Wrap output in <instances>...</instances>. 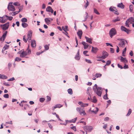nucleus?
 Returning <instances> with one entry per match:
<instances>
[{
  "label": "nucleus",
  "mask_w": 134,
  "mask_h": 134,
  "mask_svg": "<svg viewBox=\"0 0 134 134\" xmlns=\"http://www.w3.org/2000/svg\"><path fill=\"white\" fill-rule=\"evenodd\" d=\"M93 88L94 92L96 93L98 96H101L102 93L101 87H98L97 84H95L94 86H93Z\"/></svg>",
  "instance_id": "1"
},
{
  "label": "nucleus",
  "mask_w": 134,
  "mask_h": 134,
  "mask_svg": "<svg viewBox=\"0 0 134 134\" xmlns=\"http://www.w3.org/2000/svg\"><path fill=\"white\" fill-rule=\"evenodd\" d=\"M118 40L120 41L119 43V46L122 47H124L125 46L126 43H127V41L124 39H118Z\"/></svg>",
  "instance_id": "2"
},
{
  "label": "nucleus",
  "mask_w": 134,
  "mask_h": 134,
  "mask_svg": "<svg viewBox=\"0 0 134 134\" xmlns=\"http://www.w3.org/2000/svg\"><path fill=\"white\" fill-rule=\"evenodd\" d=\"M32 36V32L31 31L29 32L27 35V39L25 37V36H24L23 37V40L25 42H26L27 40L29 42H30L31 40V37Z\"/></svg>",
  "instance_id": "3"
},
{
  "label": "nucleus",
  "mask_w": 134,
  "mask_h": 134,
  "mask_svg": "<svg viewBox=\"0 0 134 134\" xmlns=\"http://www.w3.org/2000/svg\"><path fill=\"white\" fill-rule=\"evenodd\" d=\"M116 31L114 28H112L110 30L109 32V34L110 37L112 38L116 34Z\"/></svg>",
  "instance_id": "4"
},
{
  "label": "nucleus",
  "mask_w": 134,
  "mask_h": 134,
  "mask_svg": "<svg viewBox=\"0 0 134 134\" xmlns=\"http://www.w3.org/2000/svg\"><path fill=\"white\" fill-rule=\"evenodd\" d=\"M12 2H10L8 6V9L9 11L14 12L15 10V9L13 5H12Z\"/></svg>",
  "instance_id": "5"
},
{
  "label": "nucleus",
  "mask_w": 134,
  "mask_h": 134,
  "mask_svg": "<svg viewBox=\"0 0 134 134\" xmlns=\"http://www.w3.org/2000/svg\"><path fill=\"white\" fill-rule=\"evenodd\" d=\"M93 127L92 126H86L84 127V130L87 133V132H90L93 130Z\"/></svg>",
  "instance_id": "6"
},
{
  "label": "nucleus",
  "mask_w": 134,
  "mask_h": 134,
  "mask_svg": "<svg viewBox=\"0 0 134 134\" xmlns=\"http://www.w3.org/2000/svg\"><path fill=\"white\" fill-rule=\"evenodd\" d=\"M109 10L111 12H114V13L116 15H118L119 13L117 12V10L116 9L115 7H110L109 8Z\"/></svg>",
  "instance_id": "7"
},
{
  "label": "nucleus",
  "mask_w": 134,
  "mask_h": 134,
  "mask_svg": "<svg viewBox=\"0 0 134 134\" xmlns=\"http://www.w3.org/2000/svg\"><path fill=\"white\" fill-rule=\"evenodd\" d=\"M9 26V23H7L4 25H1V26L3 30H6L8 28Z\"/></svg>",
  "instance_id": "8"
},
{
  "label": "nucleus",
  "mask_w": 134,
  "mask_h": 134,
  "mask_svg": "<svg viewBox=\"0 0 134 134\" xmlns=\"http://www.w3.org/2000/svg\"><path fill=\"white\" fill-rule=\"evenodd\" d=\"M7 34V31H5V32L3 33L2 36L1 37H0V41H2V42L4 41Z\"/></svg>",
  "instance_id": "9"
},
{
  "label": "nucleus",
  "mask_w": 134,
  "mask_h": 134,
  "mask_svg": "<svg viewBox=\"0 0 134 134\" xmlns=\"http://www.w3.org/2000/svg\"><path fill=\"white\" fill-rule=\"evenodd\" d=\"M108 55V53L105 51H103V55L99 57V58H102L103 59H105L107 58Z\"/></svg>",
  "instance_id": "10"
},
{
  "label": "nucleus",
  "mask_w": 134,
  "mask_h": 134,
  "mask_svg": "<svg viewBox=\"0 0 134 134\" xmlns=\"http://www.w3.org/2000/svg\"><path fill=\"white\" fill-rule=\"evenodd\" d=\"M22 51L21 55H20V57L21 58H24L27 55L26 53V52L24 51V49H22Z\"/></svg>",
  "instance_id": "11"
},
{
  "label": "nucleus",
  "mask_w": 134,
  "mask_h": 134,
  "mask_svg": "<svg viewBox=\"0 0 134 134\" xmlns=\"http://www.w3.org/2000/svg\"><path fill=\"white\" fill-rule=\"evenodd\" d=\"M83 109V108L82 107L77 108V110L80 113L81 115L82 114H84V111Z\"/></svg>",
  "instance_id": "12"
},
{
  "label": "nucleus",
  "mask_w": 134,
  "mask_h": 134,
  "mask_svg": "<svg viewBox=\"0 0 134 134\" xmlns=\"http://www.w3.org/2000/svg\"><path fill=\"white\" fill-rule=\"evenodd\" d=\"M121 30L123 31L126 32L127 34H129V30L123 26H121Z\"/></svg>",
  "instance_id": "13"
},
{
  "label": "nucleus",
  "mask_w": 134,
  "mask_h": 134,
  "mask_svg": "<svg viewBox=\"0 0 134 134\" xmlns=\"http://www.w3.org/2000/svg\"><path fill=\"white\" fill-rule=\"evenodd\" d=\"M120 57L121 58L120 60L121 62L125 63H127V61L125 58H123L122 56H120Z\"/></svg>",
  "instance_id": "14"
},
{
  "label": "nucleus",
  "mask_w": 134,
  "mask_h": 134,
  "mask_svg": "<svg viewBox=\"0 0 134 134\" xmlns=\"http://www.w3.org/2000/svg\"><path fill=\"white\" fill-rule=\"evenodd\" d=\"M46 10L47 11L51 12L52 13H53V10L50 6L47 7L46 9Z\"/></svg>",
  "instance_id": "15"
},
{
  "label": "nucleus",
  "mask_w": 134,
  "mask_h": 134,
  "mask_svg": "<svg viewBox=\"0 0 134 134\" xmlns=\"http://www.w3.org/2000/svg\"><path fill=\"white\" fill-rule=\"evenodd\" d=\"M90 48L91 46L90 44H88L86 42H84V49L87 48H88L89 49Z\"/></svg>",
  "instance_id": "16"
},
{
  "label": "nucleus",
  "mask_w": 134,
  "mask_h": 134,
  "mask_svg": "<svg viewBox=\"0 0 134 134\" xmlns=\"http://www.w3.org/2000/svg\"><path fill=\"white\" fill-rule=\"evenodd\" d=\"M25 51L26 52V53L27 55H30L31 54V49L29 48V46H28L26 50Z\"/></svg>",
  "instance_id": "17"
},
{
  "label": "nucleus",
  "mask_w": 134,
  "mask_h": 134,
  "mask_svg": "<svg viewBox=\"0 0 134 134\" xmlns=\"http://www.w3.org/2000/svg\"><path fill=\"white\" fill-rule=\"evenodd\" d=\"M85 38L86 39V41L87 42L89 43L90 44L92 43V40L91 38H89L86 36H85Z\"/></svg>",
  "instance_id": "18"
},
{
  "label": "nucleus",
  "mask_w": 134,
  "mask_h": 134,
  "mask_svg": "<svg viewBox=\"0 0 134 134\" xmlns=\"http://www.w3.org/2000/svg\"><path fill=\"white\" fill-rule=\"evenodd\" d=\"M9 47V45H8L7 44H5L3 48L2 52L3 53H4V51L6 49H8Z\"/></svg>",
  "instance_id": "19"
},
{
  "label": "nucleus",
  "mask_w": 134,
  "mask_h": 134,
  "mask_svg": "<svg viewBox=\"0 0 134 134\" xmlns=\"http://www.w3.org/2000/svg\"><path fill=\"white\" fill-rule=\"evenodd\" d=\"M77 34L79 38L81 39L82 34V32L81 30L77 32Z\"/></svg>",
  "instance_id": "20"
},
{
  "label": "nucleus",
  "mask_w": 134,
  "mask_h": 134,
  "mask_svg": "<svg viewBox=\"0 0 134 134\" xmlns=\"http://www.w3.org/2000/svg\"><path fill=\"white\" fill-rule=\"evenodd\" d=\"M96 110H91V108H90V110H89V111H91L94 114H96L97 113V112L99 110V109L97 108L96 107Z\"/></svg>",
  "instance_id": "21"
},
{
  "label": "nucleus",
  "mask_w": 134,
  "mask_h": 134,
  "mask_svg": "<svg viewBox=\"0 0 134 134\" xmlns=\"http://www.w3.org/2000/svg\"><path fill=\"white\" fill-rule=\"evenodd\" d=\"M62 107V105L60 104H56L54 106L53 108V110H54L55 109L57 108H59Z\"/></svg>",
  "instance_id": "22"
},
{
  "label": "nucleus",
  "mask_w": 134,
  "mask_h": 134,
  "mask_svg": "<svg viewBox=\"0 0 134 134\" xmlns=\"http://www.w3.org/2000/svg\"><path fill=\"white\" fill-rule=\"evenodd\" d=\"M31 46L32 47L34 48L36 46V43L35 41H31Z\"/></svg>",
  "instance_id": "23"
},
{
  "label": "nucleus",
  "mask_w": 134,
  "mask_h": 134,
  "mask_svg": "<svg viewBox=\"0 0 134 134\" xmlns=\"http://www.w3.org/2000/svg\"><path fill=\"white\" fill-rule=\"evenodd\" d=\"M44 20L45 22L47 25H48L50 24L51 20L49 18H45Z\"/></svg>",
  "instance_id": "24"
},
{
  "label": "nucleus",
  "mask_w": 134,
  "mask_h": 134,
  "mask_svg": "<svg viewBox=\"0 0 134 134\" xmlns=\"http://www.w3.org/2000/svg\"><path fill=\"white\" fill-rule=\"evenodd\" d=\"M92 52L94 53H96L98 50V48L96 47H92Z\"/></svg>",
  "instance_id": "25"
},
{
  "label": "nucleus",
  "mask_w": 134,
  "mask_h": 134,
  "mask_svg": "<svg viewBox=\"0 0 134 134\" xmlns=\"http://www.w3.org/2000/svg\"><path fill=\"white\" fill-rule=\"evenodd\" d=\"M118 7L122 9H123L124 8V5L122 3H119L118 5Z\"/></svg>",
  "instance_id": "26"
},
{
  "label": "nucleus",
  "mask_w": 134,
  "mask_h": 134,
  "mask_svg": "<svg viewBox=\"0 0 134 134\" xmlns=\"http://www.w3.org/2000/svg\"><path fill=\"white\" fill-rule=\"evenodd\" d=\"M75 59L76 60H79L80 59V57L79 56V51L77 52V53L76 54L75 57Z\"/></svg>",
  "instance_id": "27"
},
{
  "label": "nucleus",
  "mask_w": 134,
  "mask_h": 134,
  "mask_svg": "<svg viewBox=\"0 0 134 134\" xmlns=\"http://www.w3.org/2000/svg\"><path fill=\"white\" fill-rule=\"evenodd\" d=\"M128 19L131 23L134 22V18L133 17H130Z\"/></svg>",
  "instance_id": "28"
},
{
  "label": "nucleus",
  "mask_w": 134,
  "mask_h": 134,
  "mask_svg": "<svg viewBox=\"0 0 134 134\" xmlns=\"http://www.w3.org/2000/svg\"><path fill=\"white\" fill-rule=\"evenodd\" d=\"M120 18L118 16L116 19L113 20L112 21L113 22L115 23L117 21H120Z\"/></svg>",
  "instance_id": "29"
},
{
  "label": "nucleus",
  "mask_w": 134,
  "mask_h": 134,
  "mask_svg": "<svg viewBox=\"0 0 134 134\" xmlns=\"http://www.w3.org/2000/svg\"><path fill=\"white\" fill-rule=\"evenodd\" d=\"M62 28L64 31L66 32V31H68V27L67 26H65V27L62 26Z\"/></svg>",
  "instance_id": "30"
},
{
  "label": "nucleus",
  "mask_w": 134,
  "mask_h": 134,
  "mask_svg": "<svg viewBox=\"0 0 134 134\" xmlns=\"http://www.w3.org/2000/svg\"><path fill=\"white\" fill-rule=\"evenodd\" d=\"M22 26L24 28H25L27 27L28 26V24L26 23H22Z\"/></svg>",
  "instance_id": "31"
},
{
  "label": "nucleus",
  "mask_w": 134,
  "mask_h": 134,
  "mask_svg": "<svg viewBox=\"0 0 134 134\" xmlns=\"http://www.w3.org/2000/svg\"><path fill=\"white\" fill-rule=\"evenodd\" d=\"M132 113V110L131 109H130L128 111L127 114L126 115V116H127L130 115Z\"/></svg>",
  "instance_id": "32"
},
{
  "label": "nucleus",
  "mask_w": 134,
  "mask_h": 134,
  "mask_svg": "<svg viewBox=\"0 0 134 134\" xmlns=\"http://www.w3.org/2000/svg\"><path fill=\"white\" fill-rule=\"evenodd\" d=\"M68 93L70 95L72 94V89L71 88H69L68 90Z\"/></svg>",
  "instance_id": "33"
},
{
  "label": "nucleus",
  "mask_w": 134,
  "mask_h": 134,
  "mask_svg": "<svg viewBox=\"0 0 134 134\" xmlns=\"http://www.w3.org/2000/svg\"><path fill=\"white\" fill-rule=\"evenodd\" d=\"M5 16L7 17V19L11 21L12 20L13 17L12 16H8L7 15H5Z\"/></svg>",
  "instance_id": "34"
},
{
  "label": "nucleus",
  "mask_w": 134,
  "mask_h": 134,
  "mask_svg": "<svg viewBox=\"0 0 134 134\" xmlns=\"http://www.w3.org/2000/svg\"><path fill=\"white\" fill-rule=\"evenodd\" d=\"M27 19L26 18H23L21 19V21L23 22V23H24V22H27Z\"/></svg>",
  "instance_id": "35"
},
{
  "label": "nucleus",
  "mask_w": 134,
  "mask_h": 134,
  "mask_svg": "<svg viewBox=\"0 0 134 134\" xmlns=\"http://www.w3.org/2000/svg\"><path fill=\"white\" fill-rule=\"evenodd\" d=\"M133 5H132L131 4L130 5L129 8L130 12H132V10H133Z\"/></svg>",
  "instance_id": "36"
},
{
  "label": "nucleus",
  "mask_w": 134,
  "mask_h": 134,
  "mask_svg": "<svg viewBox=\"0 0 134 134\" xmlns=\"http://www.w3.org/2000/svg\"><path fill=\"white\" fill-rule=\"evenodd\" d=\"M95 76V77H96L97 78H98L101 76H102V74L99 73H97L96 74Z\"/></svg>",
  "instance_id": "37"
},
{
  "label": "nucleus",
  "mask_w": 134,
  "mask_h": 134,
  "mask_svg": "<svg viewBox=\"0 0 134 134\" xmlns=\"http://www.w3.org/2000/svg\"><path fill=\"white\" fill-rule=\"evenodd\" d=\"M129 22H130L129 21L128 19H127V20L126 21V22L125 24V26H126L127 27H129V24L128 23Z\"/></svg>",
  "instance_id": "38"
},
{
  "label": "nucleus",
  "mask_w": 134,
  "mask_h": 134,
  "mask_svg": "<svg viewBox=\"0 0 134 134\" xmlns=\"http://www.w3.org/2000/svg\"><path fill=\"white\" fill-rule=\"evenodd\" d=\"M94 11L95 13L98 15H99L100 14L98 12L97 9L95 8L94 9Z\"/></svg>",
  "instance_id": "39"
},
{
  "label": "nucleus",
  "mask_w": 134,
  "mask_h": 134,
  "mask_svg": "<svg viewBox=\"0 0 134 134\" xmlns=\"http://www.w3.org/2000/svg\"><path fill=\"white\" fill-rule=\"evenodd\" d=\"M86 0V3L85 4V5H84V8H86L87 7V6H88V5H89V2H88V1H87V0Z\"/></svg>",
  "instance_id": "40"
},
{
  "label": "nucleus",
  "mask_w": 134,
  "mask_h": 134,
  "mask_svg": "<svg viewBox=\"0 0 134 134\" xmlns=\"http://www.w3.org/2000/svg\"><path fill=\"white\" fill-rule=\"evenodd\" d=\"M14 5L16 6H19L20 5V4L19 3H18V2H14Z\"/></svg>",
  "instance_id": "41"
},
{
  "label": "nucleus",
  "mask_w": 134,
  "mask_h": 134,
  "mask_svg": "<svg viewBox=\"0 0 134 134\" xmlns=\"http://www.w3.org/2000/svg\"><path fill=\"white\" fill-rule=\"evenodd\" d=\"M20 12V10L19 11H16L14 12L13 13V14H12V16H14L16 15L18 13Z\"/></svg>",
  "instance_id": "42"
},
{
  "label": "nucleus",
  "mask_w": 134,
  "mask_h": 134,
  "mask_svg": "<svg viewBox=\"0 0 134 134\" xmlns=\"http://www.w3.org/2000/svg\"><path fill=\"white\" fill-rule=\"evenodd\" d=\"M2 19L4 21H5V22L7 20V17L5 16V15L4 16L2 17Z\"/></svg>",
  "instance_id": "43"
},
{
  "label": "nucleus",
  "mask_w": 134,
  "mask_h": 134,
  "mask_svg": "<svg viewBox=\"0 0 134 134\" xmlns=\"http://www.w3.org/2000/svg\"><path fill=\"white\" fill-rule=\"evenodd\" d=\"M103 98L105 100L108 99V98L107 97V93H106V94L103 97Z\"/></svg>",
  "instance_id": "44"
},
{
  "label": "nucleus",
  "mask_w": 134,
  "mask_h": 134,
  "mask_svg": "<svg viewBox=\"0 0 134 134\" xmlns=\"http://www.w3.org/2000/svg\"><path fill=\"white\" fill-rule=\"evenodd\" d=\"M2 79H6L7 78V77L4 75H2Z\"/></svg>",
  "instance_id": "45"
},
{
  "label": "nucleus",
  "mask_w": 134,
  "mask_h": 134,
  "mask_svg": "<svg viewBox=\"0 0 134 134\" xmlns=\"http://www.w3.org/2000/svg\"><path fill=\"white\" fill-rule=\"evenodd\" d=\"M21 59L19 57H16L15 58V60L16 61H20L21 60Z\"/></svg>",
  "instance_id": "46"
},
{
  "label": "nucleus",
  "mask_w": 134,
  "mask_h": 134,
  "mask_svg": "<svg viewBox=\"0 0 134 134\" xmlns=\"http://www.w3.org/2000/svg\"><path fill=\"white\" fill-rule=\"evenodd\" d=\"M111 62L110 60H108L106 62V65H109L110 64Z\"/></svg>",
  "instance_id": "47"
},
{
  "label": "nucleus",
  "mask_w": 134,
  "mask_h": 134,
  "mask_svg": "<svg viewBox=\"0 0 134 134\" xmlns=\"http://www.w3.org/2000/svg\"><path fill=\"white\" fill-rule=\"evenodd\" d=\"M9 94H6L4 95V97L6 98H9Z\"/></svg>",
  "instance_id": "48"
},
{
  "label": "nucleus",
  "mask_w": 134,
  "mask_h": 134,
  "mask_svg": "<svg viewBox=\"0 0 134 134\" xmlns=\"http://www.w3.org/2000/svg\"><path fill=\"white\" fill-rule=\"evenodd\" d=\"M110 52L111 53H114V50L113 48H110Z\"/></svg>",
  "instance_id": "49"
},
{
  "label": "nucleus",
  "mask_w": 134,
  "mask_h": 134,
  "mask_svg": "<svg viewBox=\"0 0 134 134\" xmlns=\"http://www.w3.org/2000/svg\"><path fill=\"white\" fill-rule=\"evenodd\" d=\"M77 118H76L70 121L71 122H75Z\"/></svg>",
  "instance_id": "50"
},
{
  "label": "nucleus",
  "mask_w": 134,
  "mask_h": 134,
  "mask_svg": "<svg viewBox=\"0 0 134 134\" xmlns=\"http://www.w3.org/2000/svg\"><path fill=\"white\" fill-rule=\"evenodd\" d=\"M86 61L88 63H91L92 62H91L90 60L87 59H85Z\"/></svg>",
  "instance_id": "51"
},
{
  "label": "nucleus",
  "mask_w": 134,
  "mask_h": 134,
  "mask_svg": "<svg viewBox=\"0 0 134 134\" xmlns=\"http://www.w3.org/2000/svg\"><path fill=\"white\" fill-rule=\"evenodd\" d=\"M44 48L46 50H48L49 49V47L47 45H46L44 46Z\"/></svg>",
  "instance_id": "52"
},
{
  "label": "nucleus",
  "mask_w": 134,
  "mask_h": 134,
  "mask_svg": "<svg viewBox=\"0 0 134 134\" xmlns=\"http://www.w3.org/2000/svg\"><path fill=\"white\" fill-rule=\"evenodd\" d=\"M128 68L129 67L128 65L125 64V65L123 67V68L124 69H126Z\"/></svg>",
  "instance_id": "53"
},
{
  "label": "nucleus",
  "mask_w": 134,
  "mask_h": 134,
  "mask_svg": "<svg viewBox=\"0 0 134 134\" xmlns=\"http://www.w3.org/2000/svg\"><path fill=\"white\" fill-rule=\"evenodd\" d=\"M2 17H0V22L2 23H5V21H3V20Z\"/></svg>",
  "instance_id": "54"
},
{
  "label": "nucleus",
  "mask_w": 134,
  "mask_h": 134,
  "mask_svg": "<svg viewBox=\"0 0 134 134\" xmlns=\"http://www.w3.org/2000/svg\"><path fill=\"white\" fill-rule=\"evenodd\" d=\"M26 102V101H21V103L19 104V105L21 106H22L23 105V104H22V103H25Z\"/></svg>",
  "instance_id": "55"
},
{
  "label": "nucleus",
  "mask_w": 134,
  "mask_h": 134,
  "mask_svg": "<svg viewBox=\"0 0 134 134\" xmlns=\"http://www.w3.org/2000/svg\"><path fill=\"white\" fill-rule=\"evenodd\" d=\"M3 85L7 86H10V85L8 83H7L6 82H4L3 83Z\"/></svg>",
  "instance_id": "56"
},
{
  "label": "nucleus",
  "mask_w": 134,
  "mask_h": 134,
  "mask_svg": "<svg viewBox=\"0 0 134 134\" xmlns=\"http://www.w3.org/2000/svg\"><path fill=\"white\" fill-rule=\"evenodd\" d=\"M78 104L80 105L82 107H83L84 106L83 104L81 102H79L78 103Z\"/></svg>",
  "instance_id": "57"
},
{
  "label": "nucleus",
  "mask_w": 134,
  "mask_h": 134,
  "mask_svg": "<svg viewBox=\"0 0 134 134\" xmlns=\"http://www.w3.org/2000/svg\"><path fill=\"white\" fill-rule=\"evenodd\" d=\"M118 66L119 68H120L121 69H122L123 68V67L119 64H118Z\"/></svg>",
  "instance_id": "58"
},
{
  "label": "nucleus",
  "mask_w": 134,
  "mask_h": 134,
  "mask_svg": "<svg viewBox=\"0 0 134 134\" xmlns=\"http://www.w3.org/2000/svg\"><path fill=\"white\" fill-rule=\"evenodd\" d=\"M126 47H125L122 51V54L125 53L126 52Z\"/></svg>",
  "instance_id": "59"
},
{
  "label": "nucleus",
  "mask_w": 134,
  "mask_h": 134,
  "mask_svg": "<svg viewBox=\"0 0 134 134\" xmlns=\"http://www.w3.org/2000/svg\"><path fill=\"white\" fill-rule=\"evenodd\" d=\"M111 102V101H107V107L106 108L108 107V106L109 105V104H110Z\"/></svg>",
  "instance_id": "60"
},
{
  "label": "nucleus",
  "mask_w": 134,
  "mask_h": 134,
  "mask_svg": "<svg viewBox=\"0 0 134 134\" xmlns=\"http://www.w3.org/2000/svg\"><path fill=\"white\" fill-rule=\"evenodd\" d=\"M71 128L74 130L75 131H76V128L75 126H73L72 127H71Z\"/></svg>",
  "instance_id": "61"
},
{
  "label": "nucleus",
  "mask_w": 134,
  "mask_h": 134,
  "mask_svg": "<svg viewBox=\"0 0 134 134\" xmlns=\"http://www.w3.org/2000/svg\"><path fill=\"white\" fill-rule=\"evenodd\" d=\"M109 119V117H105L104 119V121H107Z\"/></svg>",
  "instance_id": "62"
},
{
  "label": "nucleus",
  "mask_w": 134,
  "mask_h": 134,
  "mask_svg": "<svg viewBox=\"0 0 134 134\" xmlns=\"http://www.w3.org/2000/svg\"><path fill=\"white\" fill-rule=\"evenodd\" d=\"M8 68H9L12 66V64L10 63H9L8 64Z\"/></svg>",
  "instance_id": "63"
},
{
  "label": "nucleus",
  "mask_w": 134,
  "mask_h": 134,
  "mask_svg": "<svg viewBox=\"0 0 134 134\" xmlns=\"http://www.w3.org/2000/svg\"><path fill=\"white\" fill-rule=\"evenodd\" d=\"M15 79L14 77H13L8 80V81H12L14 80Z\"/></svg>",
  "instance_id": "64"
}]
</instances>
